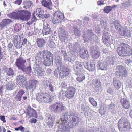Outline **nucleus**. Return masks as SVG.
<instances>
[{"label": "nucleus", "mask_w": 132, "mask_h": 132, "mask_svg": "<svg viewBox=\"0 0 132 132\" xmlns=\"http://www.w3.org/2000/svg\"><path fill=\"white\" fill-rule=\"evenodd\" d=\"M87 34H84L83 38L84 41H88V40L96 41L98 38L94 34L93 31L90 30H88L86 31Z\"/></svg>", "instance_id": "1a4fd4ad"}, {"label": "nucleus", "mask_w": 132, "mask_h": 132, "mask_svg": "<svg viewBox=\"0 0 132 132\" xmlns=\"http://www.w3.org/2000/svg\"><path fill=\"white\" fill-rule=\"evenodd\" d=\"M68 116V112H65L63 113L61 118V122L60 126H59L60 128H62L63 130L66 131V126L68 125L67 120Z\"/></svg>", "instance_id": "9d476101"}, {"label": "nucleus", "mask_w": 132, "mask_h": 132, "mask_svg": "<svg viewBox=\"0 0 132 132\" xmlns=\"http://www.w3.org/2000/svg\"><path fill=\"white\" fill-rule=\"evenodd\" d=\"M89 100L91 104L94 106H96L97 105V102L92 97H89Z\"/></svg>", "instance_id": "de8ad7c7"}, {"label": "nucleus", "mask_w": 132, "mask_h": 132, "mask_svg": "<svg viewBox=\"0 0 132 132\" xmlns=\"http://www.w3.org/2000/svg\"><path fill=\"white\" fill-rule=\"evenodd\" d=\"M83 64L82 63L77 61L76 62L75 64L73 66L74 70L77 75L79 74H80L83 70L82 65Z\"/></svg>", "instance_id": "f3484780"}, {"label": "nucleus", "mask_w": 132, "mask_h": 132, "mask_svg": "<svg viewBox=\"0 0 132 132\" xmlns=\"http://www.w3.org/2000/svg\"><path fill=\"white\" fill-rule=\"evenodd\" d=\"M116 69L119 72V77L120 78L125 76L127 74V72L125 68L122 65L117 66Z\"/></svg>", "instance_id": "412c9836"}, {"label": "nucleus", "mask_w": 132, "mask_h": 132, "mask_svg": "<svg viewBox=\"0 0 132 132\" xmlns=\"http://www.w3.org/2000/svg\"><path fill=\"white\" fill-rule=\"evenodd\" d=\"M48 82L47 84L44 85L45 88L47 90H49L51 92H53L54 90V86L53 84L51 82H49L48 81Z\"/></svg>", "instance_id": "72a5a7b5"}, {"label": "nucleus", "mask_w": 132, "mask_h": 132, "mask_svg": "<svg viewBox=\"0 0 132 132\" xmlns=\"http://www.w3.org/2000/svg\"><path fill=\"white\" fill-rule=\"evenodd\" d=\"M42 5L49 9H51L52 5L51 0H43L42 2Z\"/></svg>", "instance_id": "473e14b6"}, {"label": "nucleus", "mask_w": 132, "mask_h": 132, "mask_svg": "<svg viewBox=\"0 0 132 132\" xmlns=\"http://www.w3.org/2000/svg\"><path fill=\"white\" fill-rule=\"evenodd\" d=\"M12 22V21L10 19H3L0 23V27L3 29L5 26L10 24Z\"/></svg>", "instance_id": "7c9ffc66"}, {"label": "nucleus", "mask_w": 132, "mask_h": 132, "mask_svg": "<svg viewBox=\"0 0 132 132\" xmlns=\"http://www.w3.org/2000/svg\"><path fill=\"white\" fill-rule=\"evenodd\" d=\"M101 24L102 26V28L104 29L103 30L104 35L102 36V39L103 41H110V36L109 35V31L108 30V28L107 27L106 22L102 20L101 22Z\"/></svg>", "instance_id": "39448f33"}, {"label": "nucleus", "mask_w": 132, "mask_h": 132, "mask_svg": "<svg viewBox=\"0 0 132 132\" xmlns=\"http://www.w3.org/2000/svg\"><path fill=\"white\" fill-rule=\"evenodd\" d=\"M32 2L30 1L26 0L24 1V5L25 6H28V8H29L32 5Z\"/></svg>", "instance_id": "49530a36"}, {"label": "nucleus", "mask_w": 132, "mask_h": 132, "mask_svg": "<svg viewBox=\"0 0 132 132\" xmlns=\"http://www.w3.org/2000/svg\"><path fill=\"white\" fill-rule=\"evenodd\" d=\"M112 84L115 88L117 89L120 88L121 86V83L118 79L116 78H113Z\"/></svg>", "instance_id": "c85d7f7f"}, {"label": "nucleus", "mask_w": 132, "mask_h": 132, "mask_svg": "<svg viewBox=\"0 0 132 132\" xmlns=\"http://www.w3.org/2000/svg\"><path fill=\"white\" fill-rule=\"evenodd\" d=\"M86 65H85V68L90 71H94L95 68V64L93 63L90 64V65H88V64L87 63L86 64Z\"/></svg>", "instance_id": "a19ab883"}, {"label": "nucleus", "mask_w": 132, "mask_h": 132, "mask_svg": "<svg viewBox=\"0 0 132 132\" xmlns=\"http://www.w3.org/2000/svg\"><path fill=\"white\" fill-rule=\"evenodd\" d=\"M45 42H37L38 46L40 47H42L43 45H44Z\"/></svg>", "instance_id": "bf43d9fd"}, {"label": "nucleus", "mask_w": 132, "mask_h": 132, "mask_svg": "<svg viewBox=\"0 0 132 132\" xmlns=\"http://www.w3.org/2000/svg\"><path fill=\"white\" fill-rule=\"evenodd\" d=\"M109 110L111 111H112L114 110L115 109V105L113 103H111L108 105Z\"/></svg>", "instance_id": "3c124183"}, {"label": "nucleus", "mask_w": 132, "mask_h": 132, "mask_svg": "<svg viewBox=\"0 0 132 132\" xmlns=\"http://www.w3.org/2000/svg\"><path fill=\"white\" fill-rule=\"evenodd\" d=\"M64 108L61 103H56L51 105L50 109L56 113H59L64 110Z\"/></svg>", "instance_id": "6e6552de"}, {"label": "nucleus", "mask_w": 132, "mask_h": 132, "mask_svg": "<svg viewBox=\"0 0 132 132\" xmlns=\"http://www.w3.org/2000/svg\"><path fill=\"white\" fill-rule=\"evenodd\" d=\"M77 24V22H75L73 23L72 28L73 30L75 36H79L80 35V30L79 29L80 28L82 24V22L80 20H78Z\"/></svg>", "instance_id": "4468645a"}, {"label": "nucleus", "mask_w": 132, "mask_h": 132, "mask_svg": "<svg viewBox=\"0 0 132 132\" xmlns=\"http://www.w3.org/2000/svg\"><path fill=\"white\" fill-rule=\"evenodd\" d=\"M125 118L121 119L118 122V128L119 130H121L122 128L123 130L125 131L130 128V122Z\"/></svg>", "instance_id": "20e7f679"}, {"label": "nucleus", "mask_w": 132, "mask_h": 132, "mask_svg": "<svg viewBox=\"0 0 132 132\" xmlns=\"http://www.w3.org/2000/svg\"><path fill=\"white\" fill-rule=\"evenodd\" d=\"M114 23L116 29H118L119 32V29H122L120 28V25L118 21L117 20H116L115 21Z\"/></svg>", "instance_id": "603ef678"}, {"label": "nucleus", "mask_w": 132, "mask_h": 132, "mask_svg": "<svg viewBox=\"0 0 132 132\" xmlns=\"http://www.w3.org/2000/svg\"><path fill=\"white\" fill-rule=\"evenodd\" d=\"M107 92L109 94L113 95L114 94V93L112 89L111 88H109L107 90Z\"/></svg>", "instance_id": "680f3d73"}, {"label": "nucleus", "mask_w": 132, "mask_h": 132, "mask_svg": "<svg viewBox=\"0 0 132 132\" xmlns=\"http://www.w3.org/2000/svg\"><path fill=\"white\" fill-rule=\"evenodd\" d=\"M58 34H59L60 41H65L67 38L68 35L66 34L63 27H60L58 29Z\"/></svg>", "instance_id": "6ab92c4d"}, {"label": "nucleus", "mask_w": 132, "mask_h": 132, "mask_svg": "<svg viewBox=\"0 0 132 132\" xmlns=\"http://www.w3.org/2000/svg\"><path fill=\"white\" fill-rule=\"evenodd\" d=\"M31 15L30 13L24 10H19V19L23 21H28L30 18Z\"/></svg>", "instance_id": "ddd939ff"}, {"label": "nucleus", "mask_w": 132, "mask_h": 132, "mask_svg": "<svg viewBox=\"0 0 132 132\" xmlns=\"http://www.w3.org/2000/svg\"><path fill=\"white\" fill-rule=\"evenodd\" d=\"M42 32L43 35H48L52 33L50 26L48 23L46 22L44 23Z\"/></svg>", "instance_id": "4be33fe9"}, {"label": "nucleus", "mask_w": 132, "mask_h": 132, "mask_svg": "<svg viewBox=\"0 0 132 132\" xmlns=\"http://www.w3.org/2000/svg\"><path fill=\"white\" fill-rule=\"evenodd\" d=\"M106 111V109L105 108H101L100 110V112L101 113V115H104Z\"/></svg>", "instance_id": "13d9d810"}, {"label": "nucleus", "mask_w": 132, "mask_h": 132, "mask_svg": "<svg viewBox=\"0 0 132 132\" xmlns=\"http://www.w3.org/2000/svg\"><path fill=\"white\" fill-rule=\"evenodd\" d=\"M10 16L13 19H19V10H15L11 13L10 14Z\"/></svg>", "instance_id": "e433bc0d"}, {"label": "nucleus", "mask_w": 132, "mask_h": 132, "mask_svg": "<svg viewBox=\"0 0 132 132\" xmlns=\"http://www.w3.org/2000/svg\"><path fill=\"white\" fill-rule=\"evenodd\" d=\"M121 102L124 108L127 109L130 107V103L128 100L123 98L121 100Z\"/></svg>", "instance_id": "c756f323"}, {"label": "nucleus", "mask_w": 132, "mask_h": 132, "mask_svg": "<svg viewBox=\"0 0 132 132\" xmlns=\"http://www.w3.org/2000/svg\"><path fill=\"white\" fill-rule=\"evenodd\" d=\"M118 54L121 56H126L132 54V50L131 47L124 43H121L117 48Z\"/></svg>", "instance_id": "f257e3e1"}, {"label": "nucleus", "mask_w": 132, "mask_h": 132, "mask_svg": "<svg viewBox=\"0 0 132 132\" xmlns=\"http://www.w3.org/2000/svg\"><path fill=\"white\" fill-rule=\"evenodd\" d=\"M15 130L16 131H18L20 130L21 132H24L25 130V128L22 126H21L17 128H15Z\"/></svg>", "instance_id": "4d7b16f0"}, {"label": "nucleus", "mask_w": 132, "mask_h": 132, "mask_svg": "<svg viewBox=\"0 0 132 132\" xmlns=\"http://www.w3.org/2000/svg\"><path fill=\"white\" fill-rule=\"evenodd\" d=\"M53 55L48 51L46 53V56L44 58L43 63L45 66H49L53 64Z\"/></svg>", "instance_id": "9b49d317"}, {"label": "nucleus", "mask_w": 132, "mask_h": 132, "mask_svg": "<svg viewBox=\"0 0 132 132\" xmlns=\"http://www.w3.org/2000/svg\"><path fill=\"white\" fill-rule=\"evenodd\" d=\"M81 110L82 111L84 112V115L88 116L92 118L93 117V115L90 112V111H92L87 104L85 103L82 105L81 106Z\"/></svg>", "instance_id": "dca6fc26"}, {"label": "nucleus", "mask_w": 132, "mask_h": 132, "mask_svg": "<svg viewBox=\"0 0 132 132\" xmlns=\"http://www.w3.org/2000/svg\"><path fill=\"white\" fill-rule=\"evenodd\" d=\"M41 61H38L37 63V61L35 64L34 65L33 71L35 75L38 76H43L45 73V71L43 70L41 68Z\"/></svg>", "instance_id": "0eeeda50"}, {"label": "nucleus", "mask_w": 132, "mask_h": 132, "mask_svg": "<svg viewBox=\"0 0 132 132\" xmlns=\"http://www.w3.org/2000/svg\"><path fill=\"white\" fill-rule=\"evenodd\" d=\"M6 129L3 126H0V132H6Z\"/></svg>", "instance_id": "0e129e2a"}, {"label": "nucleus", "mask_w": 132, "mask_h": 132, "mask_svg": "<svg viewBox=\"0 0 132 132\" xmlns=\"http://www.w3.org/2000/svg\"><path fill=\"white\" fill-rule=\"evenodd\" d=\"M69 117L70 118V125L71 127L72 128L78 125L79 123V119L78 117L75 116L70 115Z\"/></svg>", "instance_id": "aec40b11"}, {"label": "nucleus", "mask_w": 132, "mask_h": 132, "mask_svg": "<svg viewBox=\"0 0 132 132\" xmlns=\"http://www.w3.org/2000/svg\"><path fill=\"white\" fill-rule=\"evenodd\" d=\"M112 7L110 6L106 7L104 9V11L106 13H108L112 10Z\"/></svg>", "instance_id": "6e6d98bb"}, {"label": "nucleus", "mask_w": 132, "mask_h": 132, "mask_svg": "<svg viewBox=\"0 0 132 132\" xmlns=\"http://www.w3.org/2000/svg\"><path fill=\"white\" fill-rule=\"evenodd\" d=\"M103 52L105 54H107L108 53L109 51L106 48H104L102 50Z\"/></svg>", "instance_id": "774afa93"}, {"label": "nucleus", "mask_w": 132, "mask_h": 132, "mask_svg": "<svg viewBox=\"0 0 132 132\" xmlns=\"http://www.w3.org/2000/svg\"><path fill=\"white\" fill-rule=\"evenodd\" d=\"M78 77L77 78V80L79 82H81L84 80L85 78L84 75L82 74L81 73V72L80 73V74H79Z\"/></svg>", "instance_id": "a18cd8bd"}, {"label": "nucleus", "mask_w": 132, "mask_h": 132, "mask_svg": "<svg viewBox=\"0 0 132 132\" xmlns=\"http://www.w3.org/2000/svg\"><path fill=\"white\" fill-rule=\"evenodd\" d=\"M1 119L3 121L4 123L6 122L5 116H0Z\"/></svg>", "instance_id": "338daca9"}, {"label": "nucleus", "mask_w": 132, "mask_h": 132, "mask_svg": "<svg viewBox=\"0 0 132 132\" xmlns=\"http://www.w3.org/2000/svg\"><path fill=\"white\" fill-rule=\"evenodd\" d=\"M44 11L41 8L37 9L36 10V14L39 18H42L44 16Z\"/></svg>", "instance_id": "c9c22d12"}, {"label": "nucleus", "mask_w": 132, "mask_h": 132, "mask_svg": "<svg viewBox=\"0 0 132 132\" xmlns=\"http://www.w3.org/2000/svg\"><path fill=\"white\" fill-rule=\"evenodd\" d=\"M76 92L75 89L72 87H68L65 92L66 97L69 99L73 98Z\"/></svg>", "instance_id": "a211bd4d"}, {"label": "nucleus", "mask_w": 132, "mask_h": 132, "mask_svg": "<svg viewBox=\"0 0 132 132\" xmlns=\"http://www.w3.org/2000/svg\"><path fill=\"white\" fill-rule=\"evenodd\" d=\"M97 4L98 5H103L104 4V2L102 0L99 1L97 2Z\"/></svg>", "instance_id": "69168bd1"}, {"label": "nucleus", "mask_w": 132, "mask_h": 132, "mask_svg": "<svg viewBox=\"0 0 132 132\" xmlns=\"http://www.w3.org/2000/svg\"><path fill=\"white\" fill-rule=\"evenodd\" d=\"M56 6H54L53 9V11L55 12L53 13V16L52 19V22L54 24H56L60 22L64 18L63 13Z\"/></svg>", "instance_id": "f03ea898"}, {"label": "nucleus", "mask_w": 132, "mask_h": 132, "mask_svg": "<svg viewBox=\"0 0 132 132\" xmlns=\"http://www.w3.org/2000/svg\"><path fill=\"white\" fill-rule=\"evenodd\" d=\"M62 55L64 57V60H67L68 59L67 55L65 51L62 50L61 51Z\"/></svg>", "instance_id": "864d4df0"}, {"label": "nucleus", "mask_w": 132, "mask_h": 132, "mask_svg": "<svg viewBox=\"0 0 132 132\" xmlns=\"http://www.w3.org/2000/svg\"><path fill=\"white\" fill-rule=\"evenodd\" d=\"M28 114L30 117L37 118V116L35 111L31 107H29L27 110Z\"/></svg>", "instance_id": "cd10ccee"}, {"label": "nucleus", "mask_w": 132, "mask_h": 132, "mask_svg": "<svg viewBox=\"0 0 132 132\" xmlns=\"http://www.w3.org/2000/svg\"><path fill=\"white\" fill-rule=\"evenodd\" d=\"M36 20V19L35 17H34L31 19V21H30L29 22L27 23V24L29 25H30L32 24V22L34 21H35Z\"/></svg>", "instance_id": "052dcab7"}, {"label": "nucleus", "mask_w": 132, "mask_h": 132, "mask_svg": "<svg viewBox=\"0 0 132 132\" xmlns=\"http://www.w3.org/2000/svg\"><path fill=\"white\" fill-rule=\"evenodd\" d=\"M76 50L77 52H80V55L81 58L84 59L88 57L89 54L87 50L81 49L78 47V48H76Z\"/></svg>", "instance_id": "393cba45"}, {"label": "nucleus", "mask_w": 132, "mask_h": 132, "mask_svg": "<svg viewBox=\"0 0 132 132\" xmlns=\"http://www.w3.org/2000/svg\"><path fill=\"white\" fill-rule=\"evenodd\" d=\"M22 1V0H17L15 1V3L16 4L20 5L21 4Z\"/></svg>", "instance_id": "e2e57ef3"}, {"label": "nucleus", "mask_w": 132, "mask_h": 132, "mask_svg": "<svg viewBox=\"0 0 132 132\" xmlns=\"http://www.w3.org/2000/svg\"><path fill=\"white\" fill-rule=\"evenodd\" d=\"M119 33L121 36L127 37H130L131 35L130 30L127 28L119 29Z\"/></svg>", "instance_id": "5701e85b"}, {"label": "nucleus", "mask_w": 132, "mask_h": 132, "mask_svg": "<svg viewBox=\"0 0 132 132\" xmlns=\"http://www.w3.org/2000/svg\"><path fill=\"white\" fill-rule=\"evenodd\" d=\"M45 51L40 52H39L37 54L36 56V57H37L39 59H40V61H41L40 59H42V58H43L44 59V58L45 57H46V55L45 54Z\"/></svg>", "instance_id": "c03bdc74"}, {"label": "nucleus", "mask_w": 132, "mask_h": 132, "mask_svg": "<svg viewBox=\"0 0 132 132\" xmlns=\"http://www.w3.org/2000/svg\"><path fill=\"white\" fill-rule=\"evenodd\" d=\"M58 73L59 76L61 78H63L69 75L70 71L68 69H64L59 71Z\"/></svg>", "instance_id": "a878e982"}, {"label": "nucleus", "mask_w": 132, "mask_h": 132, "mask_svg": "<svg viewBox=\"0 0 132 132\" xmlns=\"http://www.w3.org/2000/svg\"><path fill=\"white\" fill-rule=\"evenodd\" d=\"M5 70L6 74L9 76H13L14 74V70L11 68H5Z\"/></svg>", "instance_id": "37998d69"}, {"label": "nucleus", "mask_w": 132, "mask_h": 132, "mask_svg": "<svg viewBox=\"0 0 132 132\" xmlns=\"http://www.w3.org/2000/svg\"><path fill=\"white\" fill-rule=\"evenodd\" d=\"M59 96L60 98H64L66 97L65 93L63 91H61L59 93Z\"/></svg>", "instance_id": "8fccbe9b"}, {"label": "nucleus", "mask_w": 132, "mask_h": 132, "mask_svg": "<svg viewBox=\"0 0 132 132\" xmlns=\"http://www.w3.org/2000/svg\"><path fill=\"white\" fill-rule=\"evenodd\" d=\"M22 71L27 74H29L32 71V69L30 66L29 65L26 68V65L22 68L21 69Z\"/></svg>", "instance_id": "58836bf2"}, {"label": "nucleus", "mask_w": 132, "mask_h": 132, "mask_svg": "<svg viewBox=\"0 0 132 132\" xmlns=\"http://www.w3.org/2000/svg\"><path fill=\"white\" fill-rule=\"evenodd\" d=\"M92 84L94 85L95 89L97 92H98L101 88V83L98 79H94L92 80Z\"/></svg>", "instance_id": "b1692460"}, {"label": "nucleus", "mask_w": 132, "mask_h": 132, "mask_svg": "<svg viewBox=\"0 0 132 132\" xmlns=\"http://www.w3.org/2000/svg\"><path fill=\"white\" fill-rule=\"evenodd\" d=\"M108 65L106 62H102V61H98L97 66L98 67L102 70H107Z\"/></svg>", "instance_id": "bb28decb"}, {"label": "nucleus", "mask_w": 132, "mask_h": 132, "mask_svg": "<svg viewBox=\"0 0 132 132\" xmlns=\"http://www.w3.org/2000/svg\"><path fill=\"white\" fill-rule=\"evenodd\" d=\"M25 92L22 89L19 90L15 97V100L17 101H20L21 100L22 95Z\"/></svg>", "instance_id": "4c0bfd02"}, {"label": "nucleus", "mask_w": 132, "mask_h": 132, "mask_svg": "<svg viewBox=\"0 0 132 132\" xmlns=\"http://www.w3.org/2000/svg\"><path fill=\"white\" fill-rule=\"evenodd\" d=\"M26 60L24 58L20 57L18 58L16 60L15 65L19 69H21L26 65Z\"/></svg>", "instance_id": "2eb2a0df"}, {"label": "nucleus", "mask_w": 132, "mask_h": 132, "mask_svg": "<svg viewBox=\"0 0 132 132\" xmlns=\"http://www.w3.org/2000/svg\"><path fill=\"white\" fill-rule=\"evenodd\" d=\"M105 61L108 65H113L114 64L115 58L113 57L108 56L106 59Z\"/></svg>", "instance_id": "2f4dec72"}, {"label": "nucleus", "mask_w": 132, "mask_h": 132, "mask_svg": "<svg viewBox=\"0 0 132 132\" xmlns=\"http://www.w3.org/2000/svg\"><path fill=\"white\" fill-rule=\"evenodd\" d=\"M25 82V87L28 90L36 89L38 83V81L35 79L30 80Z\"/></svg>", "instance_id": "f8f14e48"}, {"label": "nucleus", "mask_w": 132, "mask_h": 132, "mask_svg": "<svg viewBox=\"0 0 132 132\" xmlns=\"http://www.w3.org/2000/svg\"><path fill=\"white\" fill-rule=\"evenodd\" d=\"M27 79V78L23 75H21L18 74L16 78V81L22 83L24 82Z\"/></svg>", "instance_id": "ea45409f"}, {"label": "nucleus", "mask_w": 132, "mask_h": 132, "mask_svg": "<svg viewBox=\"0 0 132 132\" xmlns=\"http://www.w3.org/2000/svg\"><path fill=\"white\" fill-rule=\"evenodd\" d=\"M47 118V125L49 126V128H51L52 127L53 123L55 121V119L54 118H52L51 116Z\"/></svg>", "instance_id": "f704fd0d"}, {"label": "nucleus", "mask_w": 132, "mask_h": 132, "mask_svg": "<svg viewBox=\"0 0 132 132\" xmlns=\"http://www.w3.org/2000/svg\"><path fill=\"white\" fill-rule=\"evenodd\" d=\"M48 46L51 48H55L56 47L55 44L54 42H48Z\"/></svg>", "instance_id": "5fc2aeb1"}, {"label": "nucleus", "mask_w": 132, "mask_h": 132, "mask_svg": "<svg viewBox=\"0 0 132 132\" xmlns=\"http://www.w3.org/2000/svg\"><path fill=\"white\" fill-rule=\"evenodd\" d=\"M21 26L19 24H15L14 27V30L16 32L19 31L21 30Z\"/></svg>", "instance_id": "09e8293b"}, {"label": "nucleus", "mask_w": 132, "mask_h": 132, "mask_svg": "<svg viewBox=\"0 0 132 132\" xmlns=\"http://www.w3.org/2000/svg\"><path fill=\"white\" fill-rule=\"evenodd\" d=\"M90 51L92 57L94 59H97L100 55L99 47L95 43H93L90 46Z\"/></svg>", "instance_id": "423d86ee"}, {"label": "nucleus", "mask_w": 132, "mask_h": 132, "mask_svg": "<svg viewBox=\"0 0 132 132\" xmlns=\"http://www.w3.org/2000/svg\"><path fill=\"white\" fill-rule=\"evenodd\" d=\"M14 85L15 84L13 82H12L11 81L9 82L6 85V89L8 90H12L14 88Z\"/></svg>", "instance_id": "79ce46f5"}, {"label": "nucleus", "mask_w": 132, "mask_h": 132, "mask_svg": "<svg viewBox=\"0 0 132 132\" xmlns=\"http://www.w3.org/2000/svg\"><path fill=\"white\" fill-rule=\"evenodd\" d=\"M36 98L38 102L41 103H49L52 100L50 95L46 93H39L37 94Z\"/></svg>", "instance_id": "7ed1b4c3"}]
</instances>
